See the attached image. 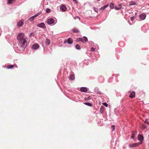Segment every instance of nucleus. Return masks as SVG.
Segmentation results:
<instances>
[{
    "mask_svg": "<svg viewBox=\"0 0 149 149\" xmlns=\"http://www.w3.org/2000/svg\"><path fill=\"white\" fill-rule=\"evenodd\" d=\"M136 134V133H134V132H133L132 134V135L131 136V138L132 139H134L135 135Z\"/></svg>",
    "mask_w": 149,
    "mask_h": 149,
    "instance_id": "obj_30",
    "label": "nucleus"
},
{
    "mask_svg": "<svg viewBox=\"0 0 149 149\" xmlns=\"http://www.w3.org/2000/svg\"><path fill=\"white\" fill-rule=\"evenodd\" d=\"M91 51L93 52L95 51V49L93 47H91Z\"/></svg>",
    "mask_w": 149,
    "mask_h": 149,
    "instance_id": "obj_40",
    "label": "nucleus"
},
{
    "mask_svg": "<svg viewBox=\"0 0 149 149\" xmlns=\"http://www.w3.org/2000/svg\"><path fill=\"white\" fill-rule=\"evenodd\" d=\"M142 143V142L136 143L131 144H129V146L130 148H132L138 146Z\"/></svg>",
    "mask_w": 149,
    "mask_h": 149,
    "instance_id": "obj_4",
    "label": "nucleus"
},
{
    "mask_svg": "<svg viewBox=\"0 0 149 149\" xmlns=\"http://www.w3.org/2000/svg\"><path fill=\"white\" fill-rule=\"evenodd\" d=\"M139 17L141 19L144 20L146 17V15L145 13H143L139 15Z\"/></svg>",
    "mask_w": 149,
    "mask_h": 149,
    "instance_id": "obj_11",
    "label": "nucleus"
},
{
    "mask_svg": "<svg viewBox=\"0 0 149 149\" xmlns=\"http://www.w3.org/2000/svg\"><path fill=\"white\" fill-rule=\"evenodd\" d=\"M136 14H137V13H135V15H136Z\"/></svg>",
    "mask_w": 149,
    "mask_h": 149,
    "instance_id": "obj_53",
    "label": "nucleus"
},
{
    "mask_svg": "<svg viewBox=\"0 0 149 149\" xmlns=\"http://www.w3.org/2000/svg\"><path fill=\"white\" fill-rule=\"evenodd\" d=\"M99 82L100 83H102L104 82V79L103 77H100L98 79Z\"/></svg>",
    "mask_w": 149,
    "mask_h": 149,
    "instance_id": "obj_14",
    "label": "nucleus"
},
{
    "mask_svg": "<svg viewBox=\"0 0 149 149\" xmlns=\"http://www.w3.org/2000/svg\"><path fill=\"white\" fill-rule=\"evenodd\" d=\"M62 46H63V45H59V47H62Z\"/></svg>",
    "mask_w": 149,
    "mask_h": 149,
    "instance_id": "obj_52",
    "label": "nucleus"
},
{
    "mask_svg": "<svg viewBox=\"0 0 149 149\" xmlns=\"http://www.w3.org/2000/svg\"><path fill=\"white\" fill-rule=\"evenodd\" d=\"M123 149H126V147L125 146H123L122 147Z\"/></svg>",
    "mask_w": 149,
    "mask_h": 149,
    "instance_id": "obj_50",
    "label": "nucleus"
},
{
    "mask_svg": "<svg viewBox=\"0 0 149 149\" xmlns=\"http://www.w3.org/2000/svg\"><path fill=\"white\" fill-rule=\"evenodd\" d=\"M147 58L148 60H149V55H148L147 56Z\"/></svg>",
    "mask_w": 149,
    "mask_h": 149,
    "instance_id": "obj_49",
    "label": "nucleus"
},
{
    "mask_svg": "<svg viewBox=\"0 0 149 149\" xmlns=\"http://www.w3.org/2000/svg\"><path fill=\"white\" fill-rule=\"evenodd\" d=\"M39 48V45L37 43H34L32 45L31 47L32 49L34 50L37 49Z\"/></svg>",
    "mask_w": 149,
    "mask_h": 149,
    "instance_id": "obj_6",
    "label": "nucleus"
},
{
    "mask_svg": "<svg viewBox=\"0 0 149 149\" xmlns=\"http://www.w3.org/2000/svg\"><path fill=\"white\" fill-rule=\"evenodd\" d=\"M105 109V107L104 106H102L101 107L100 110V113L102 114L103 113Z\"/></svg>",
    "mask_w": 149,
    "mask_h": 149,
    "instance_id": "obj_16",
    "label": "nucleus"
},
{
    "mask_svg": "<svg viewBox=\"0 0 149 149\" xmlns=\"http://www.w3.org/2000/svg\"><path fill=\"white\" fill-rule=\"evenodd\" d=\"M116 95L117 96H120V94L119 92H117L116 93Z\"/></svg>",
    "mask_w": 149,
    "mask_h": 149,
    "instance_id": "obj_44",
    "label": "nucleus"
},
{
    "mask_svg": "<svg viewBox=\"0 0 149 149\" xmlns=\"http://www.w3.org/2000/svg\"><path fill=\"white\" fill-rule=\"evenodd\" d=\"M145 123L149 124V119H146L145 121Z\"/></svg>",
    "mask_w": 149,
    "mask_h": 149,
    "instance_id": "obj_35",
    "label": "nucleus"
},
{
    "mask_svg": "<svg viewBox=\"0 0 149 149\" xmlns=\"http://www.w3.org/2000/svg\"><path fill=\"white\" fill-rule=\"evenodd\" d=\"M142 127L144 128H146L147 127V126L145 124L142 125Z\"/></svg>",
    "mask_w": 149,
    "mask_h": 149,
    "instance_id": "obj_41",
    "label": "nucleus"
},
{
    "mask_svg": "<svg viewBox=\"0 0 149 149\" xmlns=\"http://www.w3.org/2000/svg\"><path fill=\"white\" fill-rule=\"evenodd\" d=\"M84 104H85L86 105H87L89 107H92V104L90 102H86L84 103Z\"/></svg>",
    "mask_w": 149,
    "mask_h": 149,
    "instance_id": "obj_25",
    "label": "nucleus"
},
{
    "mask_svg": "<svg viewBox=\"0 0 149 149\" xmlns=\"http://www.w3.org/2000/svg\"><path fill=\"white\" fill-rule=\"evenodd\" d=\"M94 91L97 94H99L100 95H102L103 94V93L99 91V88L97 87H96L95 88Z\"/></svg>",
    "mask_w": 149,
    "mask_h": 149,
    "instance_id": "obj_12",
    "label": "nucleus"
},
{
    "mask_svg": "<svg viewBox=\"0 0 149 149\" xmlns=\"http://www.w3.org/2000/svg\"><path fill=\"white\" fill-rule=\"evenodd\" d=\"M114 8L116 10H119L120 9V8H119V7H117L116 6H115Z\"/></svg>",
    "mask_w": 149,
    "mask_h": 149,
    "instance_id": "obj_36",
    "label": "nucleus"
},
{
    "mask_svg": "<svg viewBox=\"0 0 149 149\" xmlns=\"http://www.w3.org/2000/svg\"><path fill=\"white\" fill-rule=\"evenodd\" d=\"M24 24V20L22 19L17 22V25L19 27L22 26Z\"/></svg>",
    "mask_w": 149,
    "mask_h": 149,
    "instance_id": "obj_7",
    "label": "nucleus"
},
{
    "mask_svg": "<svg viewBox=\"0 0 149 149\" xmlns=\"http://www.w3.org/2000/svg\"><path fill=\"white\" fill-rule=\"evenodd\" d=\"M83 38H84V43H85L86 42H87L88 41V39L86 37V36H83Z\"/></svg>",
    "mask_w": 149,
    "mask_h": 149,
    "instance_id": "obj_31",
    "label": "nucleus"
},
{
    "mask_svg": "<svg viewBox=\"0 0 149 149\" xmlns=\"http://www.w3.org/2000/svg\"><path fill=\"white\" fill-rule=\"evenodd\" d=\"M76 41L77 42L79 41H81L83 43L84 42V40L82 38L80 37L77 38V39H76Z\"/></svg>",
    "mask_w": 149,
    "mask_h": 149,
    "instance_id": "obj_18",
    "label": "nucleus"
},
{
    "mask_svg": "<svg viewBox=\"0 0 149 149\" xmlns=\"http://www.w3.org/2000/svg\"><path fill=\"white\" fill-rule=\"evenodd\" d=\"M75 79V76L74 74H71L69 76V79L70 80H72Z\"/></svg>",
    "mask_w": 149,
    "mask_h": 149,
    "instance_id": "obj_19",
    "label": "nucleus"
},
{
    "mask_svg": "<svg viewBox=\"0 0 149 149\" xmlns=\"http://www.w3.org/2000/svg\"><path fill=\"white\" fill-rule=\"evenodd\" d=\"M76 17H77L78 18H79V19H80V17L79 16H77L76 17H75V18H76Z\"/></svg>",
    "mask_w": 149,
    "mask_h": 149,
    "instance_id": "obj_51",
    "label": "nucleus"
},
{
    "mask_svg": "<svg viewBox=\"0 0 149 149\" xmlns=\"http://www.w3.org/2000/svg\"><path fill=\"white\" fill-rule=\"evenodd\" d=\"M89 78L91 79H94V77H89Z\"/></svg>",
    "mask_w": 149,
    "mask_h": 149,
    "instance_id": "obj_48",
    "label": "nucleus"
},
{
    "mask_svg": "<svg viewBox=\"0 0 149 149\" xmlns=\"http://www.w3.org/2000/svg\"><path fill=\"white\" fill-rule=\"evenodd\" d=\"M15 0H8L7 1V3L8 4H12L13 3V2Z\"/></svg>",
    "mask_w": 149,
    "mask_h": 149,
    "instance_id": "obj_29",
    "label": "nucleus"
},
{
    "mask_svg": "<svg viewBox=\"0 0 149 149\" xmlns=\"http://www.w3.org/2000/svg\"><path fill=\"white\" fill-rule=\"evenodd\" d=\"M72 31L74 33H78L79 32V31L76 28H73L72 30Z\"/></svg>",
    "mask_w": 149,
    "mask_h": 149,
    "instance_id": "obj_20",
    "label": "nucleus"
},
{
    "mask_svg": "<svg viewBox=\"0 0 149 149\" xmlns=\"http://www.w3.org/2000/svg\"><path fill=\"white\" fill-rule=\"evenodd\" d=\"M33 35H34V33H33L31 32L29 34V37H31Z\"/></svg>",
    "mask_w": 149,
    "mask_h": 149,
    "instance_id": "obj_39",
    "label": "nucleus"
},
{
    "mask_svg": "<svg viewBox=\"0 0 149 149\" xmlns=\"http://www.w3.org/2000/svg\"><path fill=\"white\" fill-rule=\"evenodd\" d=\"M93 10H94V11H95V12H98V10L97 8H96V7H93Z\"/></svg>",
    "mask_w": 149,
    "mask_h": 149,
    "instance_id": "obj_34",
    "label": "nucleus"
},
{
    "mask_svg": "<svg viewBox=\"0 0 149 149\" xmlns=\"http://www.w3.org/2000/svg\"><path fill=\"white\" fill-rule=\"evenodd\" d=\"M68 40H64V43L66 44V43L67 42Z\"/></svg>",
    "mask_w": 149,
    "mask_h": 149,
    "instance_id": "obj_46",
    "label": "nucleus"
},
{
    "mask_svg": "<svg viewBox=\"0 0 149 149\" xmlns=\"http://www.w3.org/2000/svg\"><path fill=\"white\" fill-rule=\"evenodd\" d=\"M50 40L48 39H46L45 42V43L46 45H48L50 43Z\"/></svg>",
    "mask_w": 149,
    "mask_h": 149,
    "instance_id": "obj_23",
    "label": "nucleus"
},
{
    "mask_svg": "<svg viewBox=\"0 0 149 149\" xmlns=\"http://www.w3.org/2000/svg\"><path fill=\"white\" fill-rule=\"evenodd\" d=\"M37 26L43 29L46 28V26L44 22H41L40 23L38 24L37 25Z\"/></svg>",
    "mask_w": 149,
    "mask_h": 149,
    "instance_id": "obj_5",
    "label": "nucleus"
},
{
    "mask_svg": "<svg viewBox=\"0 0 149 149\" xmlns=\"http://www.w3.org/2000/svg\"><path fill=\"white\" fill-rule=\"evenodd\" d=\"M91 96H89L87 97H85V100H91Z\"/></svg>",
    "mask_w": 149,
    "mask_h": 149,
    "instance_id": "obj_32",
    "label": "nucleus"
},
{
    "mask_svg": "<svg viewBox=\"0 0 149 149\" xmlns=\"http://www.w3.org/2000/svg\"><path fill=\"white\" fill-rule=\"evenodd\" d=\"M75 48L79 50L81 49V47L79 45L76 44L75 45Z\"/></svg>",
    "mask_w": 149,
    "mask_h": 149,
    "instance_id": "obj_28",
    "label": "nucleus"
},
{
    "mask_svg": "<svg viewBox=\"0 0 149 149\" xmlns=\"http://www.w3.org/2000/svg\"><path fill=\"white\" fill-rule=\"evenodd\" d=\"M136 4V2L135 1H131L129 4L130 6L135 5Z\"/></svg>",
    "mask_w": 149,
    "mask_h": 149,
    "instance_id": "obj_26",
    "label": "nucleus"
},
{
    "mask_svg": "<svg viewBox=\"0 0 149 149\" xmlns=\"http://www.w3.org/2000/svg\"><path fill=\"white\" fill-rule=\"evenodd\" d=\"M109 6V4H107L105 5H104L103 6L101 7L100 8V9L99 10H104L107 7Z\"/></svg>",
    "mask_w": 149,
    "mask_h": 149,
    "instance_id": "obj_17",
    "label": "nucleus"
},
{
    "mask_svg": "<svg viewBox=\"0 0 149 149\" xmlns=\"http://www.w3.org/2000/svg\"><path fill=\"white\" fill-rule=\"evenodd\" d=\"M118 6L119 7V8H120V9H121L122 7V6L121 4L120 3V4H119V5H118Z\"/></svg>",
    "mask_w": 149,
    "mask_h": 149,
    "instance_id": "obj_43",
    "label": "nucleus"
},
{
    "mask_svg": "<svg viewBox=\"0 0 149 149\" xmlns=\"http://www.w3.org/2000/svg\"><path fill=\"white\" fill-rule=\"evenodd\" d=\"M73 41L72 39L70 38H69L68 39L67 43L68 44L70 45L73 43Z\"/></svg>",
    "mask_w": 149,
    "mask_h": 149,
    "instance_id": "obj_15",
    "label": "nucleus"
},
{
    "mask_svg": "<svg viewBox=\"0 0 149 149\" xmlns=\"http://www.w3.org/2000/svg\"><path fill=\"white\" fill-rule=\"evenodd\" d=\"M34 19L33 18V17L32 16L30 18H29L28 20L29 21H30V22H31V23H33L34 22L33 20H34Z\"/></svg>",
    "mask_w": 149,
    "mask_h": 149,
    "instance_id": "obj_27",
    "label": "nucleus"
},
{
    "mask_svg": "<svg viewBox=\"0 0 149 149\" xmlns=\"http://www.w3.org/2000/svg\"><path fill=\"white\" fill-rule=\"evenodd\" d=\"M42 13V12L40 11L38 12V13L36 14L35 15H33L32 17H33V18H34V19L36 17H37L38 15H40Z\"/></svg>",
    "mask_w": 149,
    "mask_h": 149,
    "instance_id": "obj_21",
    "label": "nucleus"
},
{
    "mask_svg": "<svg viewBox=\"0 0 149 149\" xmlns=\"http://www.w3.org/2000/svg\"><path fill=\"white\" fill-rule=\"evenodd\" d=\"M51 11V9L49 8H47L46 10V12L47 13H49Z\"/></svg>",
    "mask_w": 149,
    "mask_h": 149,
    "instance_id": "obj_33",
    "label": "nucleus"
},
{
    "mask_svg": "<svg viewBox=\"0 0 149 149\" xmlns=\"http://www.w3.org/2000/svg\"><path fill=\"white\" fill-rule=\"evenodd\" d=\"M24 34L23 33H19L17 36V40L19 41L23 39H25L24 37Z\"/></svg>",
    "mask_w": 149,
    "mask_h": 149,
    "instance_id": "obj_3",
    "label": "nucleus"
},
{
    "mask_svg": "<svg viewBox=\"0 0 149 149\" xmlns=\"http://www.w3.org/2000/svg\"><path fill=\"white\" fill-rule=\"evenodd\" d=\"M138 140L140 141V142H142L144 140V137L143 135L139 134L138 136Z\"/></svg>",
    "mask_w": 149,
    "mask_h": 149,
    "instance_id": "obj_8",
    "label": "nucleus"
},
{
    "mask_svg": "<svg viewBox=\"0 0 149 149\" xmlns=\"http://www.w3.org/2000/svg\"><path fill=\"white\" fill-rule=\"evenodd\" d=\"M15 66L14 65L11 64L6 67V68L8 69H11L13 68Z\"/></svg>",
    "mask_w": 149,
    "mask_h": 149,
    "instance_id": "obj_22",
    "label": "nucleus"
},
{
    "mask_svg": "<svg viewBox=\"0 0 149 149\" xmlns=\"http://www.w3.org/2000/svg\"><path fill=\"white\" fill-rule=\"evenodd\" d=\"M103 105H104L106 107H107L108 106V104L106 102H104L102 103Z\"/></svg>",
    "mask_w": 149,
    "mask_h": 149,
    "instance_id": "obj_37",
    "label": "nucleus"
},
{
    "mask_svg": "<svg viewBox=\"0 0 149 149\" xmlns=\"http://www.w3.org/2000/svg\"><path fill=\"white\" fill-rule=\"evenodd\" d=\"M88 88L86 87H81L80 88V91L81 92L86 93L88 91Z\"/></svg>",
    "mask_w": 149,
    "mask_h": 149,
    "instance_id": "obj_10",
    "label": "nucleus"
},
{
    "mask_svg": "<svg viewBox=\"0 0 149 149\" xmlns=\"http://www.w3.org/2000/svg\"><path fill=\"white\" fill-rule=\"evenodd\" d=\"M129 97L131 98H133L135 97V92L134 91L132 92L129 95Z\"/></svg>",
    "mask_w": 149,
    "mask_h": 149,
    "instance_id": "obj_13",
    "label": "nucleus"
},
{
    "mask_svg": "<svg viewBox=\"0 0 149 149\" xmlns=\"http://www.w3.org/2000/svg\"><path fill=\"white\" fill-rule=\"evenodd\" d=\"M134 16H133V17H130V20H131V21H133V19H134Z\"/></svg>",
    "mask_w": 149,
    "mask_h": 149,
    "instance_id": "obj_45",
    "label": "nucleus"
},
{
    "mask_svg": "<svg viewBox=\"0 0 149 149\" xmlns=\"http://www.w3.org/2000/svg\"><path fill=\"white\" fill-rule=\"evenodd\" d=\"M57 21H55L53 18H50L47 21V23L49 25L53 26L56 23Z\"/></svg>",
    "mask_w": 149,
    "mask_h": 149,
    "instance_id": "obj_2",
    "label": "nucleus"
},
{
    "mask_svg": "<svg viewBox=\"0 0 149 149\" xmlns=\"http://www.w3.org/2000/svg\"><path fill=\"white\" fill-rule=\"evenodd\" d=\"M112 131H113L115 130V126L114 125H112Z\"/></svg>",
    "mask_w": 149,
    "mask_h": 149,
    "instance_id": "obj_38",
    "label": "nucleus"
},
{
    "mask_svg": "<svg viewBox=\"0 0 149 149\" xmlns=\"http://www.w3.org/2000/svg\"><path fill=\"white\" fill-rule=\"evenodd\" d=\"M123 100H124L123 99H122L120 100V103H122L123 102Z\"/></svg>",
    "mask_w": 149,
    "mask_h": 149,
    "instance_id": "obj_47",
    "label": "nucleus"
},
{
    "mask_svg": "<svg viewBox=\"0 0 149 149\" xmlns=\"http://www.w3.org/2000/svg\"><path fill=\"white\" fill-rule=\"evenodd\" d=\"M72 0L76 4H78V1L77 0Z\"/></svg>",
    "mask_w": 149,
    "mask_h": 149,
    "instance_id": "obj_42",
    "label": "nucleus"
},
{
    "mask_svg": "<svg viewBox=\"0 0 149 149\" xmlns=\"http://www.w3.org/2000/svg\"><path fill=\"white\" fill-rule=\"evenodd\" d=\"M110 8L111 9H113L115 7V4L113 3H111L109 4Z\"/></svg>",
    "mask_w": 149,
    "mask_h": 149,
    "instance_id": "obj_24",
    "label": "nucleus"
},
{
    "mask_svg": "<svg viewBox=\"0 0 149 149\" xmlns=\"http://www.w3.org/2000/svg\"><path fill=\"white\" fill-rule=\"evenodd\" d=\"M18 43L19 46L22 48L23 51H24L27 44V41L25 39L18 41Z\"/></svg>",
    "mask_w": 149,
    "mask_h": 149,
    "instance_id": "obj_1",
    "label": "nucleus"
},
{
    "mask_svg": "<svg viewBox=\"0 0 149 149\" xmlns=\"http://www.w3.org/2000/svg\"><path fill=\"white\" fill-rule=\"evenodd\" d=\"M60 9L61 11L64 12L66 11L67 8L64 5L62 4L61 6Z\"/></svg>",
    "mask_w": 149,
    "mask_h": 149,
    "instance_id": "obj_9",
    "label": "nucleus"
}]
</instances>
